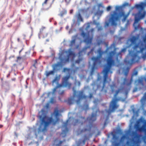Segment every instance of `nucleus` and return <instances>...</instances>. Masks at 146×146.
I'll list each match as a JSON object with an SVG mask.
<instances>
[{"label": "nucleus", "instance_id": "f257e3e1", "mask_svg": "<svg viewBox=\"0 0 146 146\" xmlns=\"http://www.w3.org/2000/svg\"><path fill=\"white\" fill-rule=\"evenodd\" d=\"M146 24V20L145 21ZM139 34L132 36L130 39L131 44L134 45L133 51H130L129 54L131 57V60L125 59L124 62L127 66H131L133 64L138 62L142 58L143 60L146 59V33L142 36L143 42L137 43L139 39Z\"/></svg>", "mask_w": 146, "mask_h": 146}, {"label": "nucleus", "instance_id": "f03ea898", "mask_svg": "<svg viewBox=\"0 0 146 146\" xmlns=\"http://www.w3.org/2000/svg\"><path fill=\"white\" fill-rule=\"evenodd\" d=\"M53 114L56 117V119H53L52 117L47 116L45 110H42L39 113V115L38 116L40 121V123L38 128L39 132H44L47 130V128L49 125L51 123L53 125H55L59 120V119L58 117L59 114V111L57 109L54 110Z\"/></svg>", "mask_w": 146, "mask_h": 146}, {"label": "nucleus", "instance_id": "7ed1b4c3", "mask_svg": "<svg viewBox=\"0 0 146 146\" xmlns=\"http://www.w3.org/2000/svg\"><path fill=\"white\" fill-rule=\"evenodd\" d=\"M146 6V3L145 2H142L140 4L135 5L136 7L140 10L135 15L133 26L135 31L138 30H140L141 31H143V29L141 27L139 22L141 20L144 19L146 16V11L144 9Z\"/></svg>", "mask_w": 146, "mask_h": 146}, {"label": "nucleus", "instance_id": "20e7f679", "mask_svg": "<svg viewBox=\"0 0 146 146\" xmlns=\"http://www.w3.org/2000/svg\"><path fill=\"white\" fill-rule=\"evenodd\" d=\"M130 68L129 66L124 67L119 69V74L120 70H121V73L126 77L128 75ZM132 82V78L130 80L126 78V77L124 78L123 82L121 84L120 88H119V93L125 92V95L127 96L128 91L130 89Z\"/></svg>", "mask_w": 146, "mask_h": 146}, {"label": "nucleus", "instance_id": "39448f33", "mask_svg": "<svg viewBox=\"0 0 146 146\" xmlns=\"http://www.w3.org/2000/svg\"><path fill=\"white\" fill-rule=\"evenodd\" d=\"M110 88L111 93H113L115 92V94L114 96V98L110 102L109 109L106 110L107 113L108 114V115L107 116L106 120L104 122V126H105L107 124V122L109 118V115L111 112L114 111L118 107L117 103L119 101V98H116V96L119 93V88H117L115 84L114 83H113L110 86Z\"/></svg>", "mask_w": 146, "mask_h": 146}, {"label": "nucleus", "instance_id": "423d86ee", "mask_svg": "<svg viewBox=\"0 0 146 146\" xmlns=\"http://www.w3.org/2000/svg\"><path fill=\"white\" fill-rule=\"evenodd\" d=\"M115 54L114 51L110 52L108 55L106 60V64L103 70V72L104 73V82L102 88V90L104 88L105 86V84L107 81V80L108 78V73L110 72L112 73V72L110 71L112 66L115 65L114 60H113V57Z\"/></svg>", "mask_w": 146, "mask_h": 146}, {"label": "nucleus", "instance_id": "0eeeda50", "mask_svg": "<svg viewBox=\"0 0 146 146\" xmlns=\"http://www.w3.org/2000/svg\"><path fill=\"white\" fill-rule=\"evenodd\" d=\"M73 95L72 96L68 99L67 102L69 105L73 104L76 102L77 104H79L80 102V100L82 99H86L87 96L85 95L84 94L83 90L77 91L75 90V88H72Z\"/></svg>", "mask_w": 146, "mask_h": 146}, {"label": "nucleus", "instance_id": "6e6552de", "mask_svg": "<svg viewBox=\"0 0 146 146\" xmlns=\"http://www.w3.org/2000/svg\"><path fill=\"white\" fill-rule=\"evenodd\" d=\"M69 78V76L63 77L62 79V84H58L55 88L53 89L52 90V94H54L56 92H57L60 96H62L64 94V90H62V86L67 87L68 88H70L72 86V84L68 81Z\"/></svg>", "mask_w": 146, "mask_h": 146}, {"label": "nucleus", "instance_id": "1a4fd4ad", "mask_svg": "<svg viewBox=\"0 0 146 146\" xmlns=\"http://www.w3.org/2000/svg\"><path fill=\"white\" fill-rule=\"evenodd\" d=\"M104 52L102 50V48L101 47L99 48L96 51H95V53H98V55L96 57L93 56L91 58L92 60L93 61L92 68V72H93L96 68V66L97 65H99L101 64L102 59V56Z\"/></svg>", "mask_w": 146, "mask_h": 146}, {"label": "nucleus", "instance_id": "9d476101", "mask_svg": "<svg viewBox=\"0 0 146 146\" xmlns=\"http://www.w3.org/2000/svg\"><path fill=\"white\" fill-rule=\"evenodd\" d=\"M96 115L94 113H92L91 116L87 118V120L88 121L89 123V124L86 125V128H85L82 129H78L77 131V133L80 134L83 133L87 131L90 132L93 126V122L96 120Z\"/></svg>", "mask_w": 146, "mask_h": 146}, {"label": "nucleus", "instance_id": "9b49d317", "mask_svg": "<svg viewBox=\"0 0 146 146\" xmlns=\"http://www.w3.org/2000/svg\"><path fill=\"white\" fill-rule=\"evenodd\" d=\"M119 20V5L115 7V11L112 12L110 15L109 21L112 26H116L117 25V21Z\"/></svg>", "mask_w": 146, "mask_h": 146}, {"label": "nucleus", "instance_id": "f8f14e48", "mask_svg": "<svg viewBox=\"0 0 146 146\" xmlns=\"http://www.w3.org/2000/svg\"><path fill=\"white\" fill-rule=\"evenodd\" d=\"M128 5V3H125L121 6H119V19H121L122 21L123 22L125 21L129 14L130 11H129L127 14H125V12L122 10V9Z\"/></svg>", "mask_w": 146, "mask_h": 146}, {"label": "nucleus", "instance_id": "ddd939ff", "mask_svg": "<svg viewBox=\"0 0 146 146\" xmlns=\"http://www.w3.org/2000/svg\"><path fill=\"white\" fill-rule=\"evenodd\" d=\"M89 32L87 34L82 31L81 33V36L84 38V41L87 44H91L92 43L93 37H90L89 35Z\"/></svg>", "mask_w": 146, "mask_h": 146}, {"label": "nucleus", "instance_id": "4468645a", "mask_svg": "<svg viewBox=\"0 0 146 146\" xmlns=\"http://www.w3.org/2000/svg\"><path fill=\"white\" fill-rule=\"evenodd\" d=\"M143 124L141 127H139L138 124H137L135 126V127L136 130L140 132H144L145 134V136L143 138V139L144 141H145L146 139V121H144Z\"/></svg>", "mask_w": 146, "mask_h": 146}, {"label": "nucleus", "instance_id": "2eb2a0df", "mask_svg": "<svg viewBox=\"0 0 146 146\" xmlns=\"http://www.w3.org/2000/svg\"><path fill=\"white\" fill-rule=\"evenodd\" d=\"M48 35V32L45 27H42L40 29V33L38 34V37L39 38L44 39L47 38Z\"/></svg>", "mask_w": 146, "mask_h": 146}, {"label": "nucleus", "instance_id": "dca6fc26", "mask_svg": "<svg viewBox=\"0 0 146 146\" xmlns=\"http://www.w3.org/2000/svg\"><path fill=\"white\" fill-rule=\"evenodd\" d=\"M68 121L67 120V121L63 123L62 128L64 129L62 131L61 134L63 137H66L68 133V129L67 127L68 125Z\"/></svg>", "mask_w": 146, "mask_h": 146}, {"label": "nucleus", "instance_id": "f3484780", "mask_svg": "<svg viewBox=\"0 0 146 146\" xmlns=\"http://www.w3.org/2000/svg\"><path fill=\"white\" fill-rule=\"evenodd\" d=\"M135 135L134 137V138L136 139L134 140L133 139V141L134 144L136 146H140L139 143L141 142L140 140L139 139L140 135L135 133Z\"/></svg>", "mask_w": 146, "mask_h": 146}, {"label": "nucleus", "instance_id": "a211bd4d", "mask_svg": "<svg viewBox=\"0 0 146 146\" xmlns=\"http://www.w3.org/2000/svg\"><path fill=\"white\" fill-rule=\"evenodd\" d=\"M66 53H68V54L67 55V57L65 59V62H68L69 60V58L70 56H72L74 57L75 56V54L72 51L71 49H70L68 51H66Z\"/></svg>", "mask_w": 146, "mask_h": 146}, {"label": "nucleus", "instance_id": "6ab92c4d", "mask_svg": "<svg viewBox=\"0 0 146 146\" xmlns=\"http://www.w3.org/2000/svg\"><path fill=\"white\" fill-rule=\"evenodd\" d=\"M60 79V76H56L52 81V83L53 84L54 83H58Z\"/></svg>", "mask_w": 146, "mask_h": 146}, {"label": "nucleus", "instance_id": "aec40b11", "mask_svg": "<svg viewBox=\"0 0 146 146\" xmlns=\"http://www.w3.org/2000/svg\"><path fill=\"white\" fill-rule=\"evenodd\" d=\"M137 85L143 86V80L142 78H139L136 81Z\"/></svg>", "mask_w": 146, "mask_h": 146}, {"label": "nucleus", "instance_id": "412c9836", "mask_svg": "<svg viewBox=\"0 0 146 146\" xmlns=\"http://www.w3.org/2000/svg\"><path fill=\"white\" fill-rule=\"evenodd\" d=\"M77 18L78 21H79L83 22V19L80 13H78L77 15Z\"/></svg>", "mask_w": 146, "mask_h": 146}, {"label": "nucleus", "instance_id": "4be33fe9", "mask_svg": "<svg viewBox=\"0 0 146 146\" xmlns=\"http://www.w3.org/2000/svg\"><path fill=\"white\" fill-rule=\"evenodd\" d=\"M66 13L67 11L66 10L64 9L60 12V13L58 14V15L61 17H62L64 15H66Z\"/></svg>", "mask_w": 146, "mask_h": 146}, {"label": "nucleus", "instance_id": "5701e85b", "mask_svg": "<svg viewBox=\"0 0 146 146\" xmlns=\"http://www.w3.org/2000/svg\"><path fill=\"white\" fill-rule=\"evenodd\" d=\"M54 72V70H51L49 72L46 71L45 75L47 77L51 74H53Z\"/></svg>", "mask_w": 146, "mask_h": 146}, {"label": "nucleus", "instance_id": "b1692460", "mask_svg": "<svg viewBox=\"0 0 146 146\" xmlns=\"http://www.w3.org/2000/svg\"><path fill=\"white\" fill-rule=\"evenodd\" d=\"M81 123V124H83V122H80L78 119H75L74 120V125H75L77 124Z\"/></svg>", "mask_w": 146, "mask_h": 146}, {"label": "nucleus", "instance_id": "393cba45", "mask_svg": "<svg viewBox=\"0 0 146 146\" xmlns=\"http://www.w3.org/2000/svg\"><path fill=\"white\" fill-rule=\"evenodd\" d=\"M94 48H92L91 50L87 54L88 56L91 54V55H94Z\"/></svg>", "mask_w": 146, "mask_h": 146}, {"label": "nucleus", "instance_id": "a878e982", "mask_svg": "<svg viewBox=\"0 0 146 146\" xmlns=\"http://www.w3.org/2000/svg\"><path fill=\"white\" fill-rule=\"evenodd\" d=\"M74 38L70 42V46H73L75 44L76 41L75 38L76 36H74Z\"/></svg>", "mask_w": 146, "mask_h": 146}, {"label": "nucleus", "instance_id": "bb28decb", "mask_svg": "<svg viewBox=\"0 0 146 146\" xmlns=\"http://www.w3.org/2000/svg\"><path fill=\"white\" fill-rule=\"evenodd\" d=\"M90 48V46H86L83 48L81 52H84L85 53L86 52V51L87 50L88 48Z\"/></svg>", "mask_w": 146, "mask_h": 146}, {"label": "nucleus", "instance_id": "cd10ccee", "mask_svg": "<svg viewBox=\"0 0 146 146\" xmlns=\"http://www.w3.org/2000/svg\"><path fill=\"white\" fill-rule=\"evenodd\" d=\"M82 58H79L77 60L75 61V62L78 64H79L80 62L82 60Z\"/></svg>", "mask_w": 146, "mask_h": 146}, {"label": "nucleus", "instance_id": "c85d7f7f", "mask_svg": "<svg viewBox=\"0 0 146 146\" xmlns=\"http://www.w3.org/2000/svg\"><path fill=\"white\" fill-rule=\"evenodd\" d=\"M55 102V100L53 98H52L50 99V102L52 104H54Z\"/></svg>", "mask_w": 146, "mask_h": 146}, {"label": "nucleus", "instance_id": "c756f323", "mask_svg": "<svg viewBox=\"0 0 146 146\" xmlns=\"http://www.w3.org/2000/svg\"><path fill=\"white\" fill-rule=\"evenodd\" d=\"M126 50V48H123L121 50L120 52H119V55L122 52H125Z\"/></svg>", "mask_w": 146, "mask_h": 146}, {"label": "nucleus", "instance_id": "7c9ffc66", "mask_svg": "<svg viewBox=\"0 0 146 146\" xmlns=\"http://www.w3.org/2000/svg\"><path fill=\"white\" fill-rule=\"evenodd\" d=\"M37 60H35V61H34V63L33 64V66L35 68H36V65L37 64Z\"/></svg>", "mask_w": 146, "mask_h": 146}, {"label": "nucleus", "instance_id": "2f4dec72", "mask_svg": "<svg viewBox=\"0 0 146 146\" xmlns=\"http://www.w3.org/2000/svg\"><path fill=\"white\" fill-rule=\"evenodd\" d=\"M93 94L92 93H90L88 96V97L90 98H91L93 97Z\"/></svg>", "mask_w": 146, "mask_h": 146}, {"label": "nucleus", "instance_id": "473e14b6", "mask_svg": "<svg viewBox=\"0 0 146 146\" xmlns=\"http://www.w3.org/2000/svg\"><path fill=\"white\" fill-rule=\"evenodd\" d=\"M63 141H60L59 143L57 144L56 145V146H61V144H62V143H63Z\"/></svg>", "mask_w": 146, "mask_h": 146}, {"label": "nucleus", "instance_id": "72a5a7b5", "mask_svg": "<svg viewBox=\"0 0 146 146\" xmlns=\"http://www.w3.org/2000/svg\"><path fill=\"white\" fill-rule=\"evenodd\" d=\"M114 133L115 134H119V128H117L116 129V131H114Z\"/></svg>", "mask_w": 146, "mask_h": 146}, {"label": "nucleus", "instance_id": "f704fd0d", "mask_svg": "<svg viewBox=\"0 0 146 146\" xmlns=\"http://www.w3.org/2000/svg\"><path fill=\"white\" fill-rule=\"evenodd\" d=\"M109 23L108 22H106L105 23V24L104 25V27H108L109 26Z\"/></svg>", "mask_w": 146, "mask_h": 146}, {"label": "nucleus", "instance_id": "c9c22d12", "mask_svg": "<svg viewBox=\"0 0 146 146\" xmlns=\"http://www.w3.org/2000/svg\"><path fill=\"white\" fill-rule=\"evenodd\" d=\"M49 0H45L44 2L42 3V5H46L48 1Z\"/></svg>", "mask_w": 146, "mask_h": 146}, {"label": "nucleus", "instance_id": "e433bc0d", "mask_svg": "<svg viewBox=\"0 0 146 146\" xmlns=\"http://www.w3.org/2000/svg\"><path fill=\"white\" fill-rule=\"evenodd\" d=\"M126 143L127 145L129 146H134L133 145H130V142L129 141H127V142Z\"/></svg>", "mask_w": 146, "mask_h": 146}, {"label": "nucleus", "instance_id": "4c0bfd02", "mask_svg": "<svg viewBox=\"0 0 146 146\" xmlns=\"http://www.w3.org/2000/svg\"><path fill=\"white\" fill-rule=\"evenodd\" d=\"M111 9V7L110 6H108L107 8V10L108 11H109Z\"/></svg>", "mask_w": 146, "mask_h": 146}, {"label": "nucleus", "instance_id": "58836bf2", "mask_svg": "<svg viewBox=\"0 0 146 146\" xmlns=\"http://www.w3.org/2000/svg\"><path fill=\"white\" fill-rule=\"evenodd\" d=\"M84 139L85 140H87L88 139V137L86 135H85L84 136Z\"/></svg>", "mask_w": 146, "mask_h": 146}, {"label": "nucleus", "instance_id": "ea45409f", "mask_svg": "<svg viewBox=\"0 0 146 146\" xmlns=\"http://www.w3.org/2000/svg\"><path fill=\"white\" fill-rule=\"evenodd\" d=\"M137 71H135L133 73V75H137Z\"/></svg>", "mask_w": 146, "mask_h": 146}, {"label": "nucleus", "instance_id": "a19ab883", "mask_svg": "<svg viewBox=\"0 0 146 146\" xmlns=\"http://www.w3.org/2000/svg\"><path fill=\"white\" fill-rule=\"evenodd\" d=\"M94 24L97 25H99V23H96V21H94Z\"/></svg>", "mask_w": 146, "mask_h": 146}, {"label": "nucleus", "instance_id": "79ce46f5", "mask_svg": "<svg viewBox=\"0 0 146 146\" xmlns=\"http://www.w3.org/2000/svg\"><path fill=\"white\" fill-rule=\"evenodd\" d=\"M102 43V41H98L97 43V44L98 45H100Z\"/></svg>", "mask_w": 146, "mask_h": 146}, {"label": "nucleus", "instance_id": "37998d69", "mask_svg": "<svg viewBox=\"0 0 146 146\" xmlns=\"http://www.w3.org/2000/svg\"><path fill=\"white\" fill-rule=\"evenodd\" d=\"M94 31V28H92V29H91L90 30V31H91V32L92 33H93Z\"/></svg>", "mask_w": 146, "mask_h": 146}, {"label": "nucleus", "instance_id": "c03bdc74", "mask_svg": "<svg viewBox=\"0 0 146 146\" xmlns=\"http://www.w3.org/2000/svg\"><path fill=\"white\" fill-rule=\"evenodd\" d=\"M21 59V57L18 56L17 57V60H16V62H17L19 60H20Z\"/></svg>", "mask_w": 146, "mask_h": 146}, {"label": "nucleus", "instance_id": "a18cd8bd", "mask_svg": "<svg viewBox=\"0 0 146 146\" xmlns=\"http://www.w3.org/2000/svg\"><path fill=\"white\" fill-rule=\"evenodd\" d=\"M68 69L66 68H64L63 69L64 71L65 72L66 71H68Z\"/></svg>", "mask_w": 146, "mask_h": 146}, {"label": "nucleus", "instance_id": "49530a36", "mask_svg": "<svg viewBox=\"0 0 146 146\" xmlns=\"http://www.w3.org/2000/svg\"><path fill=\"white\" fill-rule=\"evenodd\" d=\"M102 27H99L98 29V30L99 31L102 30Z\"/></svg>", "mask_w": 146, "mask_h": 146}, {"label": "nucleus", "instance_id": "de8ad7c7", "mask_svg": "<svg viewBox=\"0 0 146 146\" xmlns=\"http://www.w3.org/2000/svg\"><path fill=\"white\" fill-rule=\"evenodd\" d=\"M80 118L82 119H84V120H85V121H84L85 122L86 121V120H85V118L84 117H80Z\"/></svg>", "mask_w": 146, "mask_h": 146}, {"label": "nucleus", "instance_id": "09e8293b", "mask_svg": "<svg viewBox=\"0 0 146 146\" xmlns=\"http://www.w3.org/2000/svg\"><path fill=\"white\" fill-rule=\"evenodd\" d=\"M86 140H85L84 139V140H83L82 141V143H83V144L84 145L85 144V142H86Z\"/></svg>", "mask_w": 146, "mask_h": 146}, {"label": "nucleus", "instance_id": "8fccbe9b", "mask_svg": "<svg viewBox=\"0 0 146 146\" xmlns=\"http://www.w3.org/2000/svg\"><path fill=\"white\" fill-rule=\"evenodd\" d=\"M110 33H111V34H113V33H114V31H110Z\"/></svg>", "mask_w": 146, "mask_h": 146}, {"label": "nucleus", "instance_id": "3c124183", "mask_svg": "<svg viewBox=\"0 0 146 146\" xmlns=\"http://www.w3.org/2000/svg\"><path fill=\"white\" fill-rule=\"evenodd\" d=\"M73 10H71L70 11V14H72V13H73Z\"/></svg>", "mask_w": 146, "mask_h": 146}, {"label": "nucleus", "instance_id": "603ef678", "mask_svg": "<svg viewBox=\"0 0 146 146\" xmlns=\"http://www.w3.org/2000/svg\"><path fill=\"white\" fill-rule=\"evenodd\" d=\"M57 139H56L54 140V143H56L58 141Z\"/></svg>", "mask_w": 146, "mask_h": 146}, {"label": "nucleus", "instance_id": "864d4df0", "mask_svg": "<svg viewBox=\"0 0 146 146\" xmlns=\"http://www.w3.org/2000/svg\"><path fill=\"white\" fill-rule=\"evenodd\" d=\"M78 84V86H80V82L78 81L77 82Z\"/></svg>", "mask_w": 146, "mask_h": 146}, {"label": "nucleus", "instance_id": "5fc2aeb1", "mask_svg": "<svg viewBox=\"0 0 146 146\" xmlns=\"http://www.w3.org/2000/svg\"><path fill=\"white\" fill-rule=\"evenodd\" d=\"M116 145L117 146H119V142H117L116 144Z\"/></svg>", "mask_w": 146, "mask_h": 146}, {"label": "nucleus", "instance_id": "6e6d98bb", "mask_svg": "<svg viewBox=\"0 0 146 146\" xmlns=\"http://www.w3.org/2000/svg\"><path fill=\"white\" fill-rule=\"evenodd\" d=\"M80 11H82V12H83L84 11V9H81L80 10Z\"/></svg>", "mask_w": 146, "mask_h": 146}, {"label": "nucleus", "instance_id": "4d7b16f0", "mask_svg": "<svg viewBox=\"0 0 146 146\" xmlns=\"http://www.w3.org/2000/svg\"><path fill=\"white\" fill-rule=\"evenodd\" d=\"M12 80H13V81H15V78H14L13 79H12Z\"/></svg>", "mask_w": 146, "mask_h": 146}, {"label": "nucleus", "instance_id": "13d9d810", "mask_svg": "<svg viewBox=\"0 0 146 146\" xmlns=\"http://www.w3.org/2000/svg\"><path fill=\"white\" fill-rule=\"evenodd\" d=\"M17 40L18 42H19V40H20V39L19 38H17Z\"/></svg>", "mask_w": 146, "mask_h": 146}, {"label": "nucleus", "instance_id": "bf43d9fd", "mask_svg": "<svg viewBox=\"0 0 146 146\" xmlns=\"http://www.w3.org/2000/svg\"><path fill=\"white\" fill-rule=\"evenodd\" d=\"M119 133L121 131V129H120V128H119Z\"/></svg>", "mask_w": 146, "mask_h": 146}, {"label": "nucleus", "instance_id": "052dcab7", "mask_svg": "<svg viewBox=\"0 0 146 146\" xmlns=\"http://www.w3.org/2000/svg\"><path fill=\"white\" fill-rule=\"evenodd\" d=\"M100 6H102V4H100L99 5V7H100Z\"/></svg>", "mask_w": 146, "mask_h": 146}, {"label": "nucleus", "instance_id": "680f3d73", "mask_svg": "<svg viewBox=\"0 0 146 146\" xmlns=\"http://www.w3.org/2000/svg\"><path fill=\"white\" fill-rule=\"evenodd\" d=\"M15 112V111H14V112H13L12 113V115H13V114H14V113Z\"/></svg>", "mask_w": 146, "mask_h": 146}, {"label": "nucleus", "instance_id": "e2e57ef3", "mask_svg": "<svg viewBox=\"0 0 146 146\" xmlns=\"http://www.w3.org/2000/svg\"><path fill=\"white\" fill-rule=\"evenodd\" d=\"M48 41H49V40H48V39H46V42H48Z\"/></svg>", "mask_w": 146, "mask_h": 146}, {"label": "nucleus", "instance_id": "0e129e2a", "mask_svg": "<svg viewBox=\"0 0 146 146\" xmlns=\"http://www.w3.org/2000/svg\"><path fill=\"white\" fill-rule=\"evenodd\" d=\"M90 27V25H88L87 26V28H88L89 27Z\"/></svg>", "mask_w": 146, "mask_h": 146}, {"label": "nucleus", "instance_id": "69168bd1", "mask_svg": "<svg viewBox=\"0 0 146 146\" xmlns=\"http://www.w3.org/2000/svg\"><path fill=\"white\" fill-rule=\"evenodd\" d=\"M125 29H121V31H123V30H125Z\"/></svg>", "mask_w": 146, "mask_h": 146}, {"label": "nucleus", "instance_id": "338daca9", "mask_svg": "<svg viewBox=\"0 0 146 146\" xmlns=\"http://www.w3.org/2000/svg\"><path fill=\"white\" fill-rule=\"evenodd\" d=\"M1 80L2 81H3V79L2 78H1Z\"/></svg>", "mask_w": 146, "mask_h": 146}, {"label": "nucleus", "instance_id": "774afa93", "mask_svg": "<svg viewBox=\"0 0 146 146\" xmlns=\"http://www.w3.org/2000/svg\"><path fill=\"white\" fill-rule=\"evenodd\" d=\"M113 137H115V135H113Z\"/></svg>", "mask_w": 146, "mask_h": 146}]
</instances>
